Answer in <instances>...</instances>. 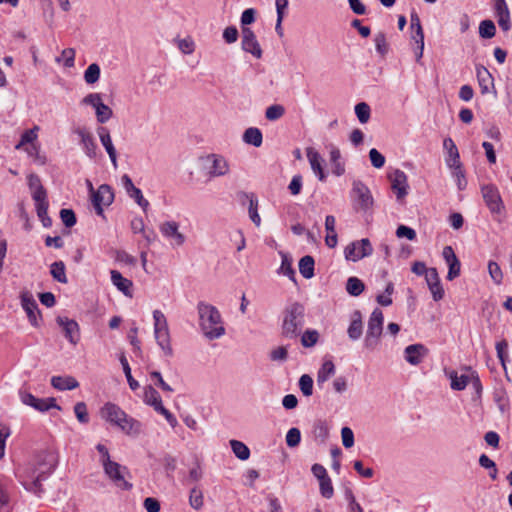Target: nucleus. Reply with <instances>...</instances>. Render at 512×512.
I'll return each mask as SVG.
<instances>
[{"instance_id":"nucleus-1","label":"nucleus","mask_w":512,"mask_h":512,"mask_svg":"<svg viewBox=\"0 0 512 512\" xmlns=\"http://www.w3.org/2000/svg\"><path fill=\"white\" fill-rule=\"evenodd\" d=\"M197 311L199 315V327L207 339L215 340L225 334L221 314L215 306L200 301L197 304Z\"/></svg>"},{"instance_id":"nucleus-2","label":"nucleus","mask_w":512,"mask_h":512,"mask_svg":"<svg viewBox=\"0 0 512 512\" xmlns=\"http://www.w3.org/2000/svg\"><path fill=\"white\" fill-rule=\"evenodd\" d=\"M305 324V308L299 302H293L283 311L282 336L296 339Z\"/></svg>"},{"instance_id":"nucleus-3","label":"nucleus","mask_w":512,"mask_h":512,"mask_svg":"<svg viewBox=\"0 0 512 512\" xmlns=\"http://www.w3.org/2000/svg\"><path fill=\"white\" fill-rule=\"evenodd\" d=\"M103 419L119 427L126 434H138L140 423L128 416L119 406L113 403H106L100 410Z\"/></svg>"},{"instance_id":"nucleus-4","label":"nucleus","mask_w":512,"mask_h":512,"mask_svg":"<svg viewBox=\"0 0 512 512\" xmlns=\"http://www.w3.org/2000/svg\"><path fill=\"white\" fill-rule=\"evenodd\" d=\"M40 467H30L25 474L20 476V480L27 491L40 496L43 492L42 481L53 471V463L46 461L39 463Z\"/></svg>"},{"instance_id":"nucleus-5","label":"nucleus","mask_w":512,"mask_h":512,"mask_svg":"<svg viewBox=\"0 0 512 512\" xmlns=\"http://www.w3.org/2000/svg\"><path fill=\"white\" fill-rule=\"evenodd\" d=\"M154 320V337L158 346L167 357L173 356V348L171 345V337L167 319L160 310L153 311Z\"/></svg>"},{"instance_id":"nucleus-6","label":"nucleus","mask_w":512,"mask_h":512,"mask_svg":"<svg viewBox=\"0 0 512 512\" xmlns=\"http://www.w3.org/2000/svg\"><path fill=\"white\" fill-rule=\"evenodd\" d=\"M383 323V312L379 308H375L368 320V327L363 342L364 348L373 351L378 347L383 332Z\"/></svg>"},{"instance_id":"nucleus-7","label":"nucleus","mask_w":512,"mask_h":512,"mask_svg":"<svg viewBox=\"0 0 512 512\" xmlns=\"http://www.w3.org/2000/svg\"><path fill=\"white\" fill-rule=\"evenodd\" d=\"M482 198L485 205L493 216V219L501 223L505 213V204L500 195L499 189L494 184L481 186Z\"/></svg>"},{"instance_id":"nucleus-8","label":"nucleus","mask_w":512,"mask_h":512,"mask_svg":"<svg viewBox=\"0 0 512 512\" xmlns=\"http://www.w3.org/2000/svg\"><path fill=\"white\" fill-rule=\"evenodd\" d=\"M105 474L118 487L123 490L132 489V484L126 480L129 471L125 466L117 462L111 461L103 466Z\"/></svg>"},{"instance_id":"nucleus-9","label":"nucleus","mask_w":512,"mask_h":512,"mask_svg":"<svg viewBox=\"0 0 512 512\" xmlns=\"http://www.w3.org/2000/svg\"><path fill=\"white\" fill-rule=\"evenodd\" d=\"M92 191V203L98 215H103V206H109L114 200V193L107 184L100 185L97 191L93 190L91 182L88 181Z\"/></svg>"},{"instance_id":"nucleus-10","label":"nucleus","mask_w":512,"mask_h":512,"mask_svg":"<svg viewBox=\"0 0 512 512\" xmlns=\"http://www.w3.org/2000/svg\"><path fill=\"white\" fill-rule=\"evenodd\" d=\"M372 252L373 248L369 239L364 238L347 245L344 250V255L347 260L356 262L364 257L370 256Z\"/></svg>"},{"instance_id":"nucleus-11","label":"nucleus","mask_w":512,"mask_h":512,"mask_svg":"<svg viewBox=\"0 0 512 512\" xmlns=\"http://www.w3.org/2000/svg\"><path fill=\"white\" fill-rule=\"evenodd\" d=\"M391 182V189L396 194L398 201L404 199L408 194V180L406 174L399 169L394 170L388 175Z\"/></svg>"},{"instance_id":"nucleus-12","label":"nucleus","mask_w":512,"mask_h":512,"mask_svg":"<svg viewBox=\"0 0 512 512\" xmlns=\"http://www.w3.org/2000/svg\"><path fill=\"white\" fill-rule=\"evenodd\" d=\"M206 161L210 163L208 175L211 178L225 176L230 171L229 163L222 155L209 154Z\"/></svg>"},{"instance_id":"nucleus-13","label":"nucleus","mask_w":512,"mask_h":512,"mask_svg":"<svg viewBox=\"0 0 512 512\" xmlns=\"http://www.w3.org/2000/svg\"><path fill=\"white\" fill-rule=\"evenodd\" d=\"M20 300L21 306L26 312L30 323L35 327L38 326V316L40 315V311L32 293L29 291H22L20 294Z\"/></svg>"},{"instance_id":"nucleus-14","label":"nucleus","mask_w":512,"mask_h":512,"mask_svg":"<svg viewBox=\"0 0 512 512\" xmlns=\"http://www.w3.org/2000/svg\"><path fill=\"white\" fill-rule=\"evenodd\" d=\"M242 49L257 59L262 57V49L255 33L248 27H242Z\"/></svg>"},{"instance_id":"nucleus-15","label":"nucleus","mask_w":512,"mask_h":512,"mask_svg":"<svg viewBox=\"0 0 512 512\" xmlns=\"http://www.w3.org/2000/svg\"><path fill=\"white\" fill-rule=\"evenodd\" d=\"M121 183H122V186L125 190V192L127 193V195L134 199L135 202L144 210L146 211L147 208L149 207V202L148 200H146L142 194V191L137 188L133 182H132V179L130 178L129 175L127 174H124L122 177H121Z\"/></svg>"},{"instance_id":"nucleus-16","label":"nucleus","mask_w":512,"mask_h":512,"mask_svg":"<svg viewBox=\"0 0 512 512\" xmlns=\"http://www.w3.org/2000/svg\"><path fill=\"white\" fill-rule=\"evenodd\" d=\"M352 195L363 210H367L373 204V198L369 188L360 180H355L352 185Z\"/></svg>"},{"instance_id":"nucleus-17","label":"nucleus","mask_w":512,"mask_h":512,"mask_svg":"<svg viewBox=\"0 0 512 512\" xmlns=\"http://www.w3.org/2000/svg\"><path fill=\"white\" fill-rule=\"evenodd\" d=\"M442 256L449 267L446 278L452 281L460 275L461 263L451 246H445L443 248Z\"/></svg>"},{"instance_id":"nucleus-18","label":"nucleus","mask_w":512,"mask_h":512,"mask_svg":"<svg viewBox=\"0 0 512 512\" xmlns=\"http://www.w3.org/2000/svg\"><path fill=\"white\" fill-rule=\"evenodd\" d=\"M428 353L429 350L425 345L420 343L411 344L405 348L404 358L409 364L417 366L423 361Z\"/></svg>"},{"instance_id":"nucleus-19","label":"nucleus","mask_w":512,"mask_h":512,"mask_svg":"<svg viewBox=\"0 0 512 512\" xmlns=\"http://www.w3.org/2000/svg\"><path fill=\"white\" fill-rule=\"evenodd\" d=\"M56 322L60 327H62L64 335L69 342L76 344L79 341V325L75 320L58 316L56 318Z\"/></svg>"},{"instance_id":"nucleus-20","label":"nucleus","mask_w":512,"mask_h":512,"mask_svg":"<svg viewBox=\"0 0 512 512\" xmlns=\"http://www.w3.org/2000/svg\"><path fill=\"white\" fill-rule=\"evenodd\" d=\"M75 133L80 138V143L85 154L90 159H95L97 157V144L93 138V135L84 128H77Z\"/></svg>"},{"instance_id":"nucleus-21","label":"nucleus","mask_w":512,"mask_h":512,"mask_svg":"<svg viewBox=\"0 0 512 512\" xmlns=\"http://www.w3.org/2000/svg\"><path fill=\"white\" fill-rule=\"evenodd\" d=\"M494 11L500 28L503 31H508L511 27V22L506 0H494Z\"/></svg>"},{"instance_id":"nucleus-22","label":"nucleus","mask_w":512,"mask_h":512,"mask_svg":"<svg viewBox=\"0 0 512 512\" xmlns=\"http://www.w3.org/2000/svg\"><path fill=\"white\" fill-rule=\"evenodd\" d=\"M178 228L179 225L175 221H167L161 225L160 231L166 238L172 239L175 245L180 246L185 242V236Z\"/></svg>"},{"instance_id":"nucleus-23","label":"nucleus","mask_w":512,"mask_h":512,"mask_svg":"<svg viewBox=\"0 0 512 512\" xmlns=\"http://www.w3.org/2000/svg\"><path fill=\"white\" fill-rule=\"evenodd\" d=\"M306 156L308 158L312 171L315 173V175L318 177L320 181H324L326 175L322 167L323 158L321 157V155L314 148L308 147L306 149Z\"/></svg>"},{"instance_id":"nucleus-24","label":"nucleus","mask_w":512,"mask_h":512,"mask_svg":"<svg viewBox=\"0 0 512 512\" xmlns=\"http://www.w3.org/2000/svg\"><path fill=\"white\" fill-rule=\"evenodd\" d=\"M98 135H99L101 144L103 145L106 152L108 153L113 166L116 168L117 167V153H116V149L112 143V139H111L109 130L105 127H99Z\"/></svg>"},{"instance_id":"nucleus-25","label":"nucleus","mask_w":512,"mask_h":512,"mask_svg":"<svg viewBox=\"0 0 512 512\" xmlns=\"http://www.w3.org/2000/svg\"><path fill=\"white\" fill-rule=\"evenodd\" d=\"M347 334L350 340L356 341L360 339L363 334L362 314L359 310H355L351 316V322L347 329Z\"/></svg>"},{"instance_id":"nucleus-26","label":"nucleus","mask_w":512,"mask_h":512,"mask_svg":"<svg viewBox=\"0 0 512 512\" xmlns=\"http://www.w3.org/2000/svg\"><path fill=\"white\" fill-rule=\"evenodd\" d=\"M110 275L113 285L116 286V288L125 296L132 297V281L123 277L117 270H111Z\"/></svg>"},{"instance_id":"nucleus-27","label":"nucleus","mask_w":512,"mask_h":512,"mask_svg":"<svg viewBox=\"0 0 512 512\" xmlns=\"http://www.w3.org/2000/svg\"><path fill=\"white\" fill-rule=\"evenodd\" d=\"M476 75L481 93H489L491 88H494V80L491 73L484 66H478L476 68Z\"/></svg>"},{"instance_id":"nucleus-28","label":"nucleus","mask_w":512,"mask_h":512,"mask_svg":"<svg viewBox=\"0 0 512 512\" xmlns=\"http://www.w3.org/2000/svg\"><path fill=\"white\" fill-rule=\"evenodd\" d=\"M443 148L447 151L448 157L446 164L448 167H458L460 162V155L457 146L451 138H445L443 141Z\"/></svg>"},{"instance_id":"nucleus-29","label":"nucleus","mask_w":512,"mask_h":512,"mask_svg":"<svg viewBox=\"0 0 512 512\" xmlns=\"http://www.w3.org/2000/svg\"><path fill=\"white\" fill-rule=\"evenodd\" d=\"M51 385L60 391L73 390L79 386L78 381L72 376H53Z\"/></svg>"},{"instance_id":"nucleus-30","label":"nucleus","mask_w":512,"mask_h":512,"mask_svg":"<svg viewBox=\"0 0 512 512\" xmlns=\"http://www.w3.org/2000/svg\"><path fill=\"white\" fill-rule=\"evenodd\" d=\"M27 179L28 185L32 190V198L34 201L41 200L42 198H47V192L41 184V180L38 175L30 174Z\"/></svg>"},{"instance_id":"nucleus-31","label":"nucleus","mask_w":512,"mask_h":512,"mask_svg":"<svg viewBox=\"0 0 512 512\" xmlns=\"http://www.w3.org/2000/svg\"><path fill=\"white\" fill-rule=\"evenodd\" d=\"M144 402L153 407L155 411L163 406L160 394L152 385H147L144 388Z\"/></svg>"},{"instance_id":"nucleus-32","label":"nucleus","mask_w":512,"mask_h":512,"mask_svg":"<svg viewBox=\"0 0 512 512\" xmlns=\"http://www.w3.org/2000/svg\"><path fill=\"white\" fill-rule=\"evenodd\" d=\"M243 141L246 144L253 145L254 147H260L263 142L261 130L256 127L247 128L243 133Z\"/></svg>"},{"instance_id":"nucleus-33","label":"nucleus","mask_w":512,"mask_h":512,"mask_svg":"<svg viewBox=\"0 0 512 512\" xmlns=\"http://www.w3.org/2000/svg\"><path fill=\"white\" fill-rule=\"evenodd\" d=\"M448 376L451 380V388L456 391H462L470 382L471 372L469 374L458 375L456 371H450Z\"/></svg>"},{"instance_id":"nucleus-34","label":"nucleus","mask_w":512,"mask_h":512,"mask_svg":"<svg viewBox=\"0 0 512 512\" xmlns=\"http://www.w3.org/2000/svg\"><path fill=\"white\" fill-rule=\"evenodd\" d=\"M243 196L249 200V218L257 227H259L261 225V218L258 214V199L253 193H243Z\"/></svg>"},{"instance_id":"nucleus-35","label":"nucleus","mask_w":512,"mask_h":512,"mask_svg":"<svg viewBox=\"0 0 512 512\" xmlns=\"http://www.w3.org/2000/svg\"><path fill=\"white\" fill-rule=\"evenodd\" d=\"M314 265L315 261L312 256L306 255L302 257L299 261V271L301 275L306 279L312 278L314 276Z\"/></svg>"},{"instance_id":"nucleus-36","label":"nucleus","mask_w":512,"mask_h":512,"mask_svg":"<svg viewBox=\"0 0 512 512\" xmlns=\"http://www.w3.org/2000/svg\"><path fill=\"white\" fill-rule=\"evenodd\" d=\"M335 373V365L331 360L325 361L317 373V383L326 382Z\"/></svg>"},{"instance_id":"nucleus-37","label":"nucleus","mask_w":512,"mask_h":512,"mask_svg":"<svg viewBox=\"0 0 512 512\" xmlns=\"http://www.w3.org/2000/svg\"><path fill=\"white\" fill-rule=\"evenodd\" d=\"M33 408L40 412H46L49 409L56 408L61 410V407L56 403V399L53 397L49 398H36Z\"/></svg>"},{"instance_id":"nucleus-38","label":"nucleus","mask_w":512,"mask_h":512,"mask_svg":"<svg viewBox=\"0 0 512 512\" xmlns=\"http://www.w3.org/2000/svg\"><path fill=\"white\" fill-rule=\"evenodd\" d=\"M281 257L282 262L278 272L295 282V270L292 267V259L285 253H281Z\"/></svg>"},{"instance_id":"nucleus-39","label":"nucleus","mask_w":512,"mask_h":512,"mask_svg":"<svg viewBox=\"0 0 512 512\" xmlns=\"http://www.w3.org/2000/svg\"><path fill=\"white\" fill-rule=\"evenodd\" d=\"M50 273L56 281L60 283H67L68 280L66 277L65 264L62 261L52 263Z\"/></svg>"},{"instance_id":"nucleus-40","label":"nucleus","mask_w":512,"mask_h":512,"mask_svg":"<svg viewBox=\"0 0 512 512\" xmlns=\"http://www.w3.org/2000/svg\"><path fill=\"white\" fill-rule=\"evenodd\" d=\"M230 446L238 459L247 460L250 457V450L243 442L238 440H231Z\"/></svg>"},{"instance_id":"nucleus-41","label":"nucleus","mask_w":512,"mask_h":512,"mask_svg":"<svg viewBox=\"0 0 512 512\" xmlns=\"http://www.w3.org/2000/svg\"><path fill=\"white\" fill-rule=\"evenodd\" d=\"M364 288V283L357 277H349L346 282V291L352 296H359Z\"/></svg>"},{"instance_id":"nucleus-42","label":"nucleus","mask_w":512,"mask_h":512,"mask_svg":"<svg viewBox=\"0 0 512 512\" xmlns=\"http://www.w3.org/2000/svg\"><path fill=\"white\" fill-rule=\"evenodd\" d=\"M119 360L123 367V371L126 376V379H127L130 389L135 391L136 389L139 388V383H138V381H136L133 378V376L131 374V368L129 366L126 356L124 354H121Z\"/></svg>"},{"instance_id":"nucleus-43","label":"nucleus","mask_w":512,"mask_h":512,"mask_svg":"<svg viewBox=\"0 0 512 512\" xmlns=\"http://www.w3.org/2000/svg\"><path fill=\"white\" fill-rule=\"evenodd\" d=\"M313 434L316 440L324 443L329 436V428L324 421H317L313 426Z\"/></svg>"},{"instance_id":"nucleus-44","label":"nucleus","mask_w":512,"mask_h":512,"mask_svg":"<svg viewBox=\"0 0 512 512\" xmlns=\"http://www.w3.org/2000/svg\"><path fill=\"white\" fill-rule=\"evenodd\" d=\"M100 78V67L96 63L90 64L84 72V80L87 84H94Z\"/></svg>"},{"instance_id":"nucleus-45","label":"nucleus","mask_w":512,"mask_h":512,"mask_svg":"<svg viewBox=\"0 0 512 512\" xmlns=\"http://www.w3.org/2000/svg\"><path fill=\"white\" fill-rule=\"evenodd\" d=\"M496 33V27L493 21L483 20L479 25V35L484 39H490L494 37Z\"/></svg>"},{"instance_id":"nucleus-46","label":"nucleus","mask_w":512,"mask_h":512,"mask_svg":"<svg viewBox=\"0 0 512 512\" xmlns=\"http://www.w3.org/2000/svg\"><path fill=\"white\" fill-rule=\"evenodd\" d=\"M285 114L284 106L280 104H273L266 108L265 117L269 121H276Z\"/></svg>"},{"instance_id":"nucleus-47","label":"nucleus","mask_w":512,"mask_h":512,"mask_svg":"<svg viewBox=\"0 0 512 512\" xmlns=\"http://www.w3.org/2000/svg\"><path fill=\"white\" fill-rule=\"evenodd\" d=\"M355 114L361 123H367L370 119L371 109L365 102H360L355 106Z\"/></svg>"},{"instance_id":"nucleus-48","label":"nucleus","mask_w":512,"mask_h":512,"mask_svg":"<svg viewBox=\"0 0 512 512\" xmlns=\"http://www.w3.org/2000/svg\"><path fill=\"white\" fill-rule=\"evenodd\" d=\"M189 504L195 510H200L203 507V493L197 487L190 491Z\"/></svg>"},{"instance_id":"nucleus-49","label":"nucleus","mask_w":512,"mask_h":512,"mask_svg":"<svg viewBox=\"0 0 512 512\" xmlns=\"http://www.w3.org/2000/svg\"><path fill=\"white\" fill-rule=\"evenodd\" d=\"M374 43L376 51L381 55L385 56L389 51V45L386 40V36L383 32H379L374 36Z\"/></svg>"},{"instance_id":"nucleus-50","label":"nucleus","mask_w":512,"mask_h":512,"mask_svg":"<svg viewBox=\"0 0 512 512\" xmlns=\"http://www.w3.org/2000/svg\"><path fill=\"white\" fill-rule=\"evenodd\" d=\"M38 126L32 129L26 130L22 135L19 143L15 146L16 149H20L25 144H35L34 141L37 139Z\"/></svg>"},{"instance_id":"nucleus-51","label":"nucleus","mask_w":512,"mask_h":512,"mask_svg":"<svg viewBox=\"0 0 512 512\" xmlns=\"http://www.w3.org/2000/svg\"><path fill=\"white\" fill-rule=\"evenodd\" d=\"M95 112L97 121L101 124L107 122L113 115L112 109L104 103L96 107Z\"/></svg>"},{"instance_id":"nucleus-52","label":"nucleus","mask_w":512,"mask_h":512,"mask_svg":"<svg viewBox=\"0 0 512 512\" xmlns=\"http://www.w3.org/2000/svg\"><path fill=\"white\" fill-rule=\"evenodd\" d=\"M319 339V333L316 330H306L301 336V344L304 347L314 346Z\"/></svg>"},{"instance_id":"nucleus-53","label":"nucleus","mask_w":512,"mask_h":512,"mask_svg":"<svg viewBox=\"0 0 512 512\" xmlns=\"http://www.w3.org/2000/svg\"><path fill=\"white\" fill-rule=\"evenodd\" d=\"M299 387L304 396H311L313 393V379L304 374L299 379Z\"/></svg>"},{"instance_id":"nucleus-54","label":"nucleus","mask_w":512,"mask_h":512,"mask_svg":"<svg viewBox=\"0 0 512 512\" xmlns=\"http://www.w3.org/2000/svg\"><path fill=\"white\" fill-rule=\"evenodd\" d=\"M74 413L76 415L77 420L80 423L87 424L89 422L87 406L84 402H78L75 404Z\"/></svg>"},{"instance_id":"nucleus-55","label":"nucleus","mask_w":512,"mask_h":512,"mask_svg":"<svg viewBox=\"0 0 512 512\" xmlns=\"http://www.w3.org/2000/svg\"><path fill=\"white\" fill-rule=\"evenodd\" d=\"M488 272H489L490 277L496 284L502 283L503 273H502L500 266L496 262L489 261Z\"/></svg>"},{"instance_id":"nucleus-56","label":"nucleus","mask_w":512,"mask_h":512,"mask_svg":"<svg viewBox=\"0 0 512 512\" xmlns=\"http://www.w3.org/2000/svg\"><path fill=\"white\" fill-rule=\"evenodd\" d=\"M453 169V176L456 180V184L459 190H464L467 186V180L465 177L464 170L462 169V164H459L458 167H450Z\"/></svg>"},{"instance_id":"nucleus-57","label":"nucleus","mask_w":512,"mask_h":512,"mask_svg":"<svg viewBox=\"0 0 512 512\" xmlns=\"http://www.w3.org/2000/svg\"><path fill=\"white\" fill-rule=\"evenodd\" d=\"M115 261L129 266H134L137 263V259L124 250H117L115 252Z\"/></svg>"},{"instance_id":"nucleus-58","label":"nucleus","mask_w":512,"mask_h":512,"mask_svg":"<svg viewBox=\"0 0 512 512\" xmlns=\"http://www.w3.org/2000/svg\"><path fill=\"white\" fill-rule=\"evenodd\" d=\"M319 485L321 495L326 499H330L334 494V489L329 476L324 478L323 480H320Z\"/></svg>"},{"instance_id":"nucleus-59","label":"nucleus","mask_w":512,"mask_h":512,"mask_svg":"<svg viewBox=\"0 0 512 512\" xmlns=\"http://www.w3.org/2000/svg\"><path fill=\"white\" fill-rule=\"evenodd\" d=\"M60 218L67 228H70L76 224V215L71 209H61Z\"/></svg>"},{"instance_id":"nucleus-60","label":"nucleus","mask_w":512,"mask_h":512,"mask_svg":"<svg viewBox=\"0 0 512 512\" xmlns=\"http://www.w3.org/2000/svg\"><path fill=\"white\" fill-rule=\"evenodd\" d=\"M301 441V433L298 428H291L286 434V443L289 447H296Z\"/></svg>"},{"instance_id":"nucleus-61","label":"nucleus","mask_w":512,"mask_h":512,"mask_svg":"<svg viewBox=\"0 0 512 512\" xmlns=\"http://www.w3.org/2000/svg\"><path fill=\"white\" fill-rule=\"evenodd\" d=\"M369 158L375 168H382L385 164V157L375 148L369 151Z\"/></svg>"},{"instance_id":"nucleus-62","label":"nucleus","mask_w":512,"mask_h":512,"mask_svg":"<svg viewBox=\"0 0 512 512\" xmlns=\"http://www.w3.org/2000/svg\"><path fill=\"white\" fill-rule=\"evenodd\" d=\"M26 152L28 153V155L30 157H32L34 159V161L37 164H39V165L45 164V161H46L45 157L40 155V148L38 145H36V144L30 145L29 147L26 148Z\"/></svg>"},{"instance_id":"nucleus-63","label":"nucleus","mask_w":512,"mask_h":512,"mask_svg":"<svg viewBox=\"0 0 512 512\" xmlns=\"http://www.w3.org/2000/svg\"><path fill=\"white\" fill-rule=\"evenodd\" d=\"M63 59L65 67H73L74 59H75V50L73 48H66L61 53V58H58L57 61Z\"/></svg>"},{"instance_id":"nucleus-64","label":"nucleus","mask_w":512,"mask_h":512,"mask_svg":"<svg viewBox=\"0 0 512 512\" xmlns=\"http://www.w3.org/2000/svg\"><path fill=\"white\" fill-rule=\"evenodd\" d=\"M341 437L345 448H350L354 445V433L349 427L342 428Z\"/></svg>"}]
</instances>
